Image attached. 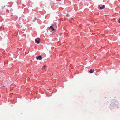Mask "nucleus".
<instances>
[{
    "instance_id": "obj_11",
    "label": "nucleus",
    "mask_w": 120,
    "mask_h": 120,
    "mask_svg": "<svg viewBox=\"0 0 120 120\" xmlns=\"http://www.w3.org/2000/svg\"><path fill=\"white\" fill-rule=\"evenodd\" d=\"M98 6L99 7H100V5H99V6Z\"/></svg>"
},
{
    "instance_id": "obj_5",
    "label": "nucleus",
    "mask_w": 120,
    "mask_h": 120,
    "mask_svg": "<svg viewBox=\"0 0 120 120\" xmlns=\"http://www.w3.org/2000/svg\"><path fill=\"white\" fill-rule=\"evenodd\" d=\"M105 7V6L104 5H103L102 7H100V9H102L104 8Z\"/></svg>"
},
{
    "instance_id": "obj_3",
    "label": "nucleus",
    "mask_w": 120,
    "mask_h": 120,
    "mask_svg": "<svg viewBox=\"0 0 120 120\" xmlns=\"http://www.w3.org/2000/svg\"><path fill=\"white\" fill-rule=\"evenodd\" d=\"M42 59V57L41 56H38L36 57V59L37 60H41Z\"/></svg>"
},
{
    "instance_id": "obj_6",
    "label": "nucleus",
    "mask_w": 120,
    "mask_h": 120,
    "mask_svg": "<svg viewBox=\"0 0 120 120\" xmlns=\"http://www.w3.org/2000/svg\"><path fill=\"white\" fill-rule=\"evenodd\" d=\"M49 28L50 29H51L52 30H55V29L52 26H51Z\"/></svg>"
},
{
    "instance_id": "obj_2",
    "label": "nucleus",
    "mask_w": 120,
    "mask_h": 120,
    "mask_svg": "<svg viewBox=\"0 0 120 120\" xmlns=\"http://www.w3.org/2000/svg\"><path fill=\"white\" fill-rule=\"evenodd\" d=\"M41 39L40 38H38L35 39V41L36 43L37 44H38L39 43V41Z\"/></svg>"
},
{
    "instance_id": "obj_12",
    "label": "nucleus",
    "mask_w": 120,
    "mask_h": 120,
    "mask_svg": "<svg viewBox=\"0 0 120 120\" xmlns=\"http://www.w3.org/2000/svg\"><path fill=\"white\" fill-rule=\"evenodd\" d=\"M119 22L120 23V20L119 21Z\"/></svg>"
},
{
    "instance_id": "obj_8",
    "label": "nucleus",
    "mask_w": 120,
    "mask_h": 120,
    "mask_svg": "<svg viewBox=\"0 0 120 120\" xmlns=\"http://www.w3.org/2000/svg\"><path fill=\"white\" fill-rule=\"evenodd\" d=\"M70 15L68 14H67L66 16L67 17H69L70 16Z\"/></svg>"
},
{
    "instance_id": "obj_4",
    "label": "nucleus",
    "mask_w": 120,
    "mask_h": 120,
    "mask_svg": "<svg viewBox=\"0 0 120 120\" xmlns=\"http://www.w3.org/2000/svg\"><path fill=\"white\" fill-rule=\"evenodd\" d=\"M94 71V69L92 70L91 69L89 71V72L90 73H92Z\"/></svg>"
},
{
    "instance_id": "obj_10",
    "label": "nucleus",
    "mask_w": 120,
    "mask_h": 120,
    "mask_svg": "<svg viewBox=\"0 0 120 120\" xmlns=\"http://www.w3.org/2000/svg\"><path fill=\"white\" fill-rule=\"evenodd\" d=\"M3 86V87H5V86Z\"/></svg>"
},
{
    "instance_id": "obj_7",
    "label": "nucleus",
    "mask_w": 120,
    "mask_h": 120,
    "mask_svg": "<svg viewBox=\"0 0 120 120\" xmlns=\"http://www.w3.org/2000/svg\"><path fill=\"white\" fill-rule=\"evenodd\" d=\"M46 66L45 65H44L43 66L42 68V69H45V68H46Z\"/></svg>"
},
{
    "instance_id": "obj_1",
    "label": "nucleus",
    "mask_w": 120,
    "mask_h": 120,
    "mask_svg": "<svg viewBox=\"0 0 120 120\" xmlns=\"http://www.w3.org/2000/svg\"><path fill=\"white\" fill-rule=\"evenodd\" d=\"M118 104V102L116 100H113L110 105V107L111 109H112L116 107L117 106Z\"/></svg>"
},
{
    "instance_id": "obj_9",
    "label": "nucleus",
    "mask_w": 120,
    "mask_h": 120,
    "mask_svg": "<svg viewBox=\"0 0 120 120\" xmlns=\"http://www.w3.org/2000/svg\"><path fill=\"white\" fill-rule=\"evenodd\" d=\"M118 20L119 21L120 20V18H119L118 19Z\"/></svg>"
}]
</instances>
